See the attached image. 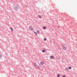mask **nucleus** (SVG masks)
Wrapping results in <instances>:
<instances>
[{
  "instance_id": "9",
  "label": "nucleus",
  "mask_w": 77,
  "mask_h": 77,
  "mask_svg": "<svg viewBox=\"0 0 77 77\" xmlns=\"http://www.w3.org/2000/svg\"><path fill=\"white\" fill-rule=\"evenodd\" d=\"M38 17H39V18H42V17H41V15H39L38 16Z\"/></svg>"
},
{
  "instance_id": "3",
  "label": "nucleus",
  "mask_w": 77,
  "mask_h": 77,
  "mask_svg": "<svg viewBox=\"0 0 77 77\" xmlns=\"http://www.w3.org/2000/svg\"><path fill=\"white\" fill-rule=\"evenodd\" d=\"M2 57L3 55H2V54L0 53V59H1L2 58Z\"/></svg>"
},
{
  "instance_id": "2",
  "label": "nucleus",
  "mask_w": 77,
  "mask_h": 77,
  "mask_svg": "<svg viewBox=\"0 0 77 77\" xmlns=\"http://www.w3.org/2000/svg\"><path fill=\"white\" fill-rule=\"evenodd\" d=\"M63 49L64 50H66L67 49V47L66 45H64L63 46Z\"/></svg>"
},
{
  "instance_id": "16",
  "label": "nucleus",
  "mask_w": 77,
  "mask_h": 77,
  "mask_svg": "<svg viewBox=\"0 0 77 77\" xmlns=\"http://www.w3.org/2000/svg\"><path fill=\"white\" fill-rule=\"evenodd\" d=\"M34 33H35V34H36V35H37V33L35 32H34Z\"/></svg>"
},
{
  "instance_id": "17",
  "label": "nucleus",
  "mask_w": 77,
  "mask_h": 77,
  "mask_svg": "<svg viewBox=\"0 0 77 77\" xmlns=\"http://www.w3.org/2000/svg\"><path fill=\"white\" fill-rule=\"evenodd\" d=\"M44 41H46V40H47V39H46V38H45L44 39Z\"/></svg>"
},
{
  "instance_id": "4",
  "label": "nucleus",
  "mask_w": 77,
  "mask_h": 77,
  "mask_svg": "<svg viewBox=\"0 0 77 77\" xmlns=\"http://www.w3.org/2000/svg\"><path fill=\"white\" fill-rule=\"evenodd\" d=\"M29 29L31 30H33V28L32 26H29Z\"/></svg>"
},
{
  "instance_id": "8",
  "label": "nucleus",
  "mask_w": 77,
  "mask_h": 77,
  "mask_svg": "<svg viewBox=\"0 0 77 77\" xmlns=\"http://www.w3.org/2000/svg\"><path fill=\"white\" fill-rule=\"evenodd\" d=\"M51 59H54V57L53 56H51L50 57Z\"/></svg>"
},
{
  "instance_id": "1",
  "label": "nucleus",
  "mask_w": 77,
  "mask_h": 77,
  "mask_svg": "<svg viewBox=\"0 0 77 77\" xmlns=\"http://www.w3.org/2000/svg\"><path fill=\"white\" fill-rule=\"evenodd\" d=\"M14 8L15 11H18V9H19V8L17 6L14 7Z\"/></svg>"
},
{
  "instance_id": "18",
  "label": "nucleus",
  "mask_w": 77,
  "mask_h": 77,
  "mask_svg": "<svg viewBox=\"0 0 77 77\" xmlns=\"http://www.w3.org/2000/svg\"><path fill=\"white\" fill-rule=\"evenodd\" d=\"M63 77H66V76L65 75H63Z\"/></svg>"
},
{
  "instance_id": "10",
  "label": "nucleus",
  "mask_w": 77,
  "mask_h": 77,
  "mask_svg": "<svg viewBox=\"0 0 77 77\" xmlns=\"http://www.w3.org/2000/svg\"><path fill=\"white\" fill-rule=\"evenodd\" d=\"M43 28V29H46V27L45 26H44Z\"/></svg>"
},
{
  "instance_id": "14",
  "label": "nucleus",
  "mask_w": 77,
  "mask_h": 77,
  "mask_svg": "<svg viewBox=\"0 0 77 77\" xmlns=\"http://www.w3.org/2000/svg\"><path fill=\"white\" fill-rule=\"evenodd\" d=\"M69 69H71V66H69Z\"/></svg>"
},
{
  "instance_id": "15",
  "label": "nucleus",
  "mask_w": 77,
  "mask_h": 77,
  "mask_svg": "<svg viewBox=\"0 0 77 77\" xmlns=\"http://www.w3.org/2000/svg\"><path fill=\"white\" fill-rule=\"evenodd\" d=\"M37 33H39V31H38V30H37Z\"/></svg>"
},
{
  "instance_id": "11",
  "label": "nucleus",
  "mask_w": 77,
  "mask_h": 77,
  "mask_svg": "<svg viewBox=\"0 0 77 77\" xmlns=\"http://www.w3.org/2000/svg\"><path fill=\"white\" fill-rule=\"evenodd\" d=\"M10 29H11V31H13V28H12V27H11Z\"/></svg>"
},
{
  "instance_id": "19",
  "label": "nucleus",
  "mask_w": 77,
  "mask_h": 77,
  "mask_svg": "<svg viewBox=\"0 0 77 77\" xmlns=\"http://www.w3.org/2000/svg\"><path fill=\"white\" fill-rule=\"evenodd\" d=\"M68 69V68H66V71H67Z\"/></svg>"
},
{
  "instance_id": "5",
  "label": "nucleus",
  "mask_w": 77,
  "mask_h": 77,
  "mask_svg": "<svg viewBox=\"0 0 77 77\" xmlns=\"http://www.w3.org/2000/svg\"><path fill=\"white\" fill-rule=\"evenodd\" d=\"M40 64L41 65H44V63L43 61H41L40 62Z\"/></svg>"
},
{
  "instance_id": "13",
  "label": "nucleus",
  "mask_w": 77,
  "mask_h": 77,
  "mask_svg": "<svg viewBox=\"0 0 77 77\" xmlns=\"http://www.w3.org/2000/svg\"><path fill=\"white\" fill-rule=\"evenodd\" d=\"M57 77H60V75H59V74H58L57 75Z\"/></svg>"
},
{
  "instance_id": "6",
  "label": "nucleus",
  "mask_w": 77,
  "mask_h": 77,
  "mask_svg": "<svg viewBox=\"0 0 77 77\" xmlns=\"http://www.w3.org/2000/svg\"><path fill=\"white\" fill-rule=\"evenodd\" d=\"M35 68H37V69H38V68H39V66H38L37 65H36V66H35Z\"/></svg>"
},
{
  "instance_id": "7",
  "label": "nucleus",
  "mask_w": 77,
  "mask_h": 77,
  "mask_svg": "<svg viewBox=\"0 0 77 77\" xmlns=\"http://www.w3.org/2000/svg\"><path fill=\"white\" fill-rule=\"evenodd\" d=\"M37 65V64H36V63H34V66H36V65Z\"/></svg>"
},
{
  "instance_id": "12",
  "label": "nucleus",
  "mask_w": 77,
  "mask_h": 77,
  "mask_svg": "<svg viewBox=\"0 0 77 77\" xmlns=\"http://www.w3.org/2000/svg\"><path fill=\"white\" fill-rule=\"evenodd\" d=\"M42 52H43V53H44V52H45V50H43L42 51Z\"/></svg>"
}]
</instances>
